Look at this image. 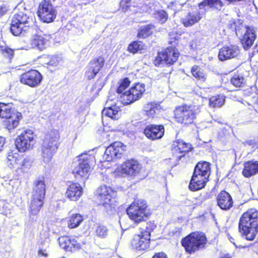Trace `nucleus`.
I'll use <instances>...</instances> for the list:
<instances>
[{
  "instance_id": "1",
  "label": "nucleus",
  "mask_w": 258,
  "mask_h": 258,
  "mask_svg": "<svg viewBox=\"0 0 258 258\" xmlns=\"http://www.w3.org/2000/svg\"><path fill=\"white\" fill-rule=\"evenodd\" d=\"M15 12L12 21L11 31L15 36L23 35L28 31L30 24L32 22L31 13L23 3L17 5Z\"/></svg>"
},
{
  "instance_id": "2",
  "label": "nucleus",
  "mask_w": 258,
  "mask_h": 258,
  "mask_svg": "<svg viewBox=\"0 0 258 258\" xmlns=\"http://www.w3.org/2000/svg\"><path fill=\"white\" fill-rule=\"evenodd\" d=\"M258 227V211L251 209L244 213L240 219L239 231L247 240H253Z\"/></svg>"
},
{
  "instance_id": "3",
  "label": "nucleus",
  "mask_w": 258,
  "mask_h": 258,
  "mask_svg": "<svg viewBox=\"0 0 258 258\" xmlns=\"http://www.w3.org/2000/svg\"><path fill=\"white\" fill-rule=\"evenodd\" d=\"M60 136L56 130L47 133L41 145V157L45 163L49 162L59 146Z\"/></svg>"
},
{
  "instance_id": "4",
  "label": "nucleus",
  "mask_w": 258,
  "mask_h": 258,
  "mask_svg": "<svg viewBox=\"0 0 258 258\" xmlns=\"http://www.w3.org/2000/svg\"><path fill=\"white\" fill-rule=\"evenodd\" d=\"M126 213L136 223L146 221L151 215L146 201L143 199L135 200L127 208Z\"/></svg>"
},
{
  "instance_id": "5",
  "label": "nucleus",
  "mask_w": 258,
  "mask_h": 258,
  "mask_svg": "<svg viewBox=\"0 0 258 258\" xmlns=\"http://www.w3.org/2000/svg\"><path fill=\"white\" fill-rule=\"evenodd\" d=\"M96 162L95 156L88 153L79 156V163L73 170V173L78 180H84L89 177L92 166Z\"/></svg>"
},
{
  "instance_id": "6",
  "label": "nucleus",
  "mask_w": 258,
  "mask_h": 258,
  "mask_svg": "<svg viewBox=\"0 0 258 258\" xmlns=\"http://www.w3.org/2000/svg\"><path fill=\"white\" fill-rule=\"evenodd\" d=\"M45 194V184L43 178H39L34 183L32 199L30 204V213L37 215L43 204Z\"/></svg>"
},
{
  "instance_id": "7",
  "label": "nucleus",
  "mask_w": 258,
  "mask_h": 258,
  "mask_svg": "<svg viewBox=\"0 0 258 258\" xmlns=\"http://www.w3.org/2000/svg\"><path fill=\"white\" fill-rule=\"evenodd\" d=\"M99 205L107 210L114 208L116 203V192L105 185L100 186L97 190Z\"/></svg>"
},
{
  "instance_id": "8",
  "label": "nucleus",
  "mask_w": 258,
  "mask_h": 258,
  "mask_svg": "<svg viewBox=\"0 0 258 258\" xmlns=\"http://www.w3.org/2000/svg\"><path fill=\"white\" fill-rule=\"evenodd\" d=\"M145 92V84L138 83L122 93L119 97V100L123 105L130 104L140 99Z\"/></svg>"
},
{
  "instance_id": "9",
  "label": "nucleus",
  "mask_w": 258,
  "mask_h": 258,
  "mask_svg": "<svg viewBox=\"0 0 258 258\" xmlns=\"http://www.w3.org/2000/svg\"><path fill=\"white\" fill-rule=\"evenodd\" d=\"M199 108L196 106L183 105L178 106L175 110L176 120L180 123L188 124L193 122Z\"/></svg>"
},
{
  "instance_id": "10",
  "label": "nucleus",
  "mask_w": 258,
  "mask_h": 258,
  "mask_svg": "<svg viewBox=\"0 0 258 258\" xmlns=\"http://www.w3.org/2000/svg\"><path fill=\"white\" fill-rule=\"evenodd\" d=\"M35 135L31 130L23 132L16 139V146L19 152H24L33 148L36 143Z\"/></svg>"
},
{
  "instance_id": "11",
  "label": "nucleus",
  "mask_w": 258,
  "mask_h": 258,
  "mask_svg": "<svg viewBox=\"0 0 258 258\" xmlns=\"http://www.w3.org/2000/svg\"><path fill=\"white\" fill-rule=\"evenodd\" d=\"M178 50L173 47H169L158 53L155 60L156 66L172 64L176 62L179 56Z\"/></svg>"
},
{
  "instance_id": "12",
  "label": "nucleus",
  "mask_w": 258,
  "mask_h": 258,
  "mask_svg": "<svg viewBox=\"0 0 258 258\" xmlns=\"http://www.w3.org/2000/svg\"><path fill=\"white\" fill-rule=\"evenodd\" d=\"M37 14L44 22L50 23L55 18L56 11L49 0H43L38 6Z\"/></svg>"
},
{
  "instance_id": "13",
  "label": "nucleus",
  "mask_w": 258,
  "mask_h": 258,
  "mask_svg": "<svg viewBox=\"0 0 258 258\" xmlns=\"http://www.w3.org/2000/svg\"><path fill=\"white\" fill-rule=\"evenodd\" d=\"M126 150V146L120 142H115L105 150L103 158L106 161H115L120 158Z\"/></svg>"
},
{
  "instance_id": "14",
  "label": "nucleus",
  "mask_w": 258,
  "mask_h": 258,
  "mask_svg": "<svg viewBox=\"0 0 258 258\" xmlns=\"http://www.w3.org/2000/svg\"><path fill=\"white\" fill-rule=\"evenodd\" d=\"M236 33L241 36L240 40L244 49H249L253 44L255 39V34L252 28L247 26H242V29L235 28Z\"/></svg>"
},
{
  "instance_id": "15",
  "label": "nucleus",
  "mask_w": 258,
  "mask_h": 258,
  "mask_svg": "<svg viewBox=\"0 0 258 258\" xmlns=\"http://www.w3.org/2000/svg\"><path fill=\"white\" fill-rule=\"evenodd\" d=\"M42 77L37 71L32 70L23 73L20 77L21 82L31 87H36L41 83Z\"/></svg>"
},
{
  "instance_id": "16",
  "label": "nucleus",
  "mask_w": 258,
  "mask_h": 258,
  "mask_svg": "<svg viewBox=\"0 0 258 258\" xmlns=\"http://www.w3.org/2000/svg\"><path fill=\"white\" fill-rule=\"evenodd\" d=\"M105 60L102 57H98L90 61L86 67L85 76L88 80L95 77L98 72L104 66Z\"/></svg>"
},
{
  "instance_id": "17",
  "label": "nucleus",
  "mask_w": 258,
  "mask_h": 258,
  "mask_svg": "<svg viewBox=\"0 0 258 258\" xmlns=\"http://www.w3.org/2000/svg\"><path fill=\"white\" fill-rule=\"evenodd\" d=\"M141 168V165L136 160H128L123 163L118 169L122 174L135 176L139 174Z\"/></svg>"
},
{
  "instance_id": "18",
  "label": "nucleus",
  "mask_w": 258,
  "mask_h": 258,
  "mask_svg": "<svg viewBox=\"0 0 258 258\" xmlns=\"http://www.w3.org/2000/svg\"><path fill=\"white\" fill-rule=\"evenodd\" d=\"M164 127L162 125L149 124L144 130L146 137L151 140H158L164 134Z\"/></svg>"
},
{
  "instance_id": "19",
  "label": "nucleus",
  "mask_w": 258,
  "mask_h": 258,
  "mask_svg": "<svg viewBox=\"0 0 258 258\" xmlns=\"http://www.w3.org/2000/svg\"><path fill=\"white\" fill-rule=\"evenodd\" d=\"M83 192L81 185L76 182H70L68 185L65 196L72 201H78Z\"/></svg>"
},
{
  "instance_id": "20",
  "label": "nucleus",
  "mask_w": 258,
  "mask_h": 258,
  "mask_svg": "<svg viewBox=\"0 0 258 258\" xmlns=\"http://www.w3.org/2000/svg\"><path fill=\"white\" fill-rule=\"evenodd\" d=\"M240 53L239 47L236 45L225 46L219 52V59L223 61L237 56Z\"/></svg>"
},
{
  "instance_id": "21",
  "label": "nucleus",
  "mask_w": 258,
  "mask_h": 258,
  "mask_svg": "<svg viewBox=\"0 0 258 258\" xmlns=\"http://www.w3.org/2000/svg\"><path fill=\"white\" fill-rule=\"evenodd\" d=\"M217 204L222 210H229L233 206L231 196L225 191H221L217 197Z\"/></svg>"
},
{
  "instance_id": "22",
  "label": "nucleus",
  "mask_w": 258,
  "mask_h": 258,
  "mask_svg": "<svg viewBox=\"0 0 258 258\" xmlns=\"http://www.w3.org/2000/svg\"><path fill=\"white\" fill-rule=\"evenodd\" d=\"M160 110V104L155 101L145 104L143 108L144 114L150 118H154L158 115Z\"/></svg>"
},
{
  "instance_id": "23",
  "label": "nucleus",
  "mask_w": 258,
  "mask_h": 258,
  "mask_svg": "<svg viewBox=\"0 0 258 258\" xmlns=\"http://www.w3.org/2000/svg\"><path fill=\"white\" fill-rule=\"evenodd\" d=\"M47 40L44 36L39 34H35L32 36L30 40L29 48H37L42 50L44 49L47 45Z\"/></svg>"
},
{
  "instance_id": "24",
  "label": "nucleus",
  "mask_w": 258,
  "mask_h": 258,
  "mask_svg": "<svg viewBox=\"0 0 258 258\" xmlns=\"http://www.w3.org/2000/svg\"><path fill=\"white\" fill-rule=\"evenodd\" d=\"M194 175L200 176L201 178L208 179L210 174V163L207 162H199L194 170Z\"/></svg>"
},
{
  "instance_id": "25",
  "label": "nucleus",
  "mask_w": 258,
  "mask_h": 258,
  "mask_svg": "<svg viewBox=\"0 0 258 258\" xmlns=\"http://www.w3.org/2000/svg\"><path fill=\"white\" fill-rule=\"evenodd\" d=\"M258 173V161H249L244 163L242 174L245 177H250Z\"/></svg>"
},
{
  "instance_id": "26",
  "label": "nucleus",
  "mask_w": 258,
  "mask_h": 258,
  "mask_svg": "<svg viewBox=\"0 0 258 258\" xmlns=\"http://www.w3.org/2000/svg\"><path fill=\"white\" fill-rule=\"evenodd\" d=\"M172 149L174 154L188 152L192 149L190 144L186 143L183 140H177L173 142Z\"/></svg>"
},
{
  "instance_id": "27",
  "label": "nucleus",
  "mask_w": 258,
  "mask_h": 258,
  "mask_svg": "<svg viewBox=\"0 0 258 258\" xmlns=\"http://www.w3.org/2000/svg\"><path fill=\"white\" fill-rule=\"evenodd\" d=\"M202 18L201 15L198 11L189 12L182 19L183 25L189 27L198 22Z\"/></svg>"
},
{
  "instance_id": "28",
  "label": "nucleus",
  "mask_w": 258,
  "mask_h": 258,
  "mask_svg": "<svg viewBox=\"0 0 258 258\" xmlns=\"http://www.w3.org/2000/svg\"><path fill=\"white\" fill-rule=\"evenodd\" d=\"M21 156L15 150H10L8 152L7 164L11 168H16L21 159Z\"/></svg>"
},
{
  "instance_id": "29",
  "label": "nucleus",
  "mask_w": 258,
  "mask_h": 258,
  "mask_svg": "<svg viewBox=\"0 0 258 258\" xmlns=\"http://www.w3.org/2000/svg\"><path fill=\"white\" fill-rule=\"evenodd\" d=\"M207 181L208 179H204L201 178L200 176L193 174L189 185V188L193 191L201 189L205 186Z\"/></svg>"
},
{
  "instance_id": "30",
  "label": "nucleus",
  "mask_w": 258,
  "mask_h": 258,
  "mask_svg": "<svg viewBox=\"0 0 258 258\" xmlns=\"http://www.w3.org/2000/svg\"><path fill=\"white\" fill-rule=\"evenodd\" d=\"M32 161L30 158L26 157L21 159L18 166L16 168V171L18 174L27 173L31 168Z\"/></svg>"
},
{
  "instance_id": "31",
  "label": "nucleus",
  "mask_w": 258,
  "mask_h": 258,
  "mask_svg": "<svg viewBox=\"0 0 258 258\" xmlns=\"http://www.w3.org/2000/svg\"><path fill=\"white\" fill-rule=\"evenodd\" d=\"M207 238L205 234L202 232H194L183 238L181 242H205Z\"/></svg>"
},
{
  "instance_id": "32",
  "label": "nucleus",
  "mask_w": 258,
  "mask_h": 258,
  "mask_svg": "<svg viewBox=\"0 0 258 258\" xmlns=\"http://www.w3.org/2000/svg\"><path fill=\"white\" fill-rule=\"evenodd\" d=\"M102 114L113 119H118L119 118V107L117 106H108L102 111Z\"/></svg>"
},
{
  "instance_id": "33",
  "label": "nucleus",
  "mask_w": 258,
  "mask_h": 258,
  "mask_svg": "<svg viewBox=\"0 0 258 258\" xmlns=\"http://www.w3.org/2000/svg\"><path fill=\"white\" fill-rule=\"evenodd\" d=\"M21 117V114L16 112V114L13 116L6 118L7 120L5 121V124L7 129L11 130L16 127L19 123L20 117Z\"/></svg>"
},
{
  "instance_id": "34",
  "label": "nucleus",
  "mask_w": 258,
  "mask_h": 258,
  "mask_svg": "<svg viewBox=\"0 0 258 258\" xmlns=\"http://www.w3.org/2000/svg\"><path fill=\"white\" fill-rule=\"evenodd\" d=\"M206 243H181L185 251L191 254L205 247Z\"/></svg>"
},
{
  "instance_id": "35",
  "label": "nucleus",
  "mask_w": 258,
  "mask_h": 258,
  "mask_svg": "<svg viewBox=\"0 0 258 258\" xmlns=\"http://www.w3.org/2000/svg\"><path fill=\"white\" fill-rule=\"evenodd\" d=\"M84 218L80 214H73L69 218L68 225L70 228L73 229L78 227L83 221Z\"/></svg>"
},
{
  "instance_id": "36",
  "label": "nucleus",
  "mask_w": 258,
  "mask_h": 258,
  "mask_svg": "<svg viewBox=\"0 0 258 258\" xmlns=\"http://www.w3.org/2000/svg\"><path fill=\"white\" fill-rule=\"evenodd\" d=\"M61 248L66 252H74L81 249L80 243H59Z\"/></svg>"
},
{
  "instance_id": "37",
  "label": "nucleus",
  "mask_w": 258,
  "mask_h": 258,
  "mask_svg": "<svg viewBox=\"0 0 258 258\" xmlns=\"http://www.w3.org/2000/svg\"><path fill=\"white\" fill-rule=\"evenodd\" d=\"M223 4L221 0H204L199 5L200 9H203L205 6L214 7L216 9H221Z\"/></svg>"
},
{
  "instance_id": "38",
  "label": "nucleus",
  "mask_w": 258,
  "mask_h": 258,
  "mask_svg": "<svg viewBox=\"0 0 258 258\" xmlns=\"http://www.w3.org/2000/svg\"><path fill=\"white\" fill-rule=\"evenodd\" d=\"M16 114L11 110V107L10 104H5L3 103H0V117L3 118L10 117Z\"/></svg>"
},
{
  "instance_id": "39",
  "label": "nucleus",
  "mask_w": 258,
  "mask_h": 258,
  "mask_svg": "<svg viewBox=\"0 0 258 258\" xmlns=\"http://www.w3.org/2000/svg\"><path fill=\"white\" fill-rule=\"evenodd\" d=\"M150 243H132L131 249L136 252L144 253L149 249Z\"/></svg>"
},
{
  "instance_id": "40",
  "label": "nucleus",
  "mask_w": 258,
  "mask_h": 258,
  "mask_svg": "<svg viewBox=\"0 0 258 258\" xmlns=\"http://www.w3.org/2000/svg\"><path fill=\"white\" fill-rule=\"evenodd\" d=\"M224 102L225 98L223 96H215L210 99L209 104L211 107H219L222 106Z\"/></svg>"
},
{
  "instance_id": "41",
  "label": "nucleus",
  "mask_w": 258,
  "mask_h": 258,
  "mask_svg": "<svg viewBox=\"0 0 258 258\" xmlns=\"http://www.w3.org/2000/svg\"><path fill=\"white\" fill-rule=\"evenodd\" d=\"M154 26L152 25H148L144 27H142L138 34V36L139 38H145L152 33V29Z\"/></svg>"
},
{
  "instance_id": "42",
  "label": "nucleus",
  "mask_w": 258,
  "mask_h": 258,
  "mask_svg": "<svg viewBox=\"0 0 258 258\" xmlns=\"http://www.w3.org/2000/svg\"><path fill=\"white\" fill-rule=\"evenodd\" d=\"M191 73L193 76L202 81H205L206 79V75L203 71L197 66H194L191 69Z\"/></svg>"
},
{
  "instance_id": "43",
  "label": "nucleus",
  "mask_w": 258,
  "mask_h": 258,
  "mask_svg": "<svg viewBox=\"0 0 258 258\" xmlns=\"http://www.w3.org/2000/svg\"><path fill=\"white\" fill-rule=\"evenodd\" d=\"M134 240L138 242H145L150 240V233L147 231L141 232L140 234H136L134 237Z\"/></svg>"
},
{
  "instance_id": "44",
  "label": "nucleus",
  "mask_w": 258,
  "mask_h": 258,
  "mask_svg": "<svg viewBox=\"0 0 258 258\" xmlns=\"http://www.w3.org/2000/svg\"><path fill=\"white\" fill-rule=\"evenodd\" d=\"M231 83L236 87H240L245 83L244 77L242 75H234L230 80Z\"/></svg>"
},
{
  "instance_id": "45",
  "label": "nucleus",
  "mask_w": 258,
  "mask_h": 258,
  "mask_svg": "<svg viewBox=\"0 0 258 258\" xmlns=\"http://www.w3.org/2000/svg\"><path fill=\"white\" fill-rule=\"evenodd\" d=\"M143 48V43L141 41H135L130 44L128 46V50L133 53H135L138 51L142 50Z\"/></svg>"
},
{
  "instance_id": "46",
  "label": "nucleus",
  "mask_w": 258,
  "mask_h": 258,
  "mask_svg": "<svg viewBox=\"0 0 258 258\" xmlns=\"http://www.w3.org/2000/svg\"><path fill=\"white\" fill-rule=\"evenodd\" d=\"M130 81L127 78L120 81L119 87L117 89L116 92L120 96L125 92V90L129 86Z\"/></svg>"
},
{
  "instance_id": "47",
  "label": "nucleus",
  "mask_w": 258,
  "mask_h": 258,
  "mask_svg": "<svg viewBox=\"0 0 258 258\" xmlns=\"http://www.w3.org/2000/svg\"><path fill=\"white\" fill-rule=\"evenodd\" d=\"M154 17L158 19L161 23H165L168 19V15L164 10L157 11Z\"/></svg>"
},
{
  "instance_id": "48",
  "label": "nucleus",
  "mask_w": 258,
  "mask_h": 258,
  "mask_svg": "<svg viewBox=\"0 0 258 258\" xmlns=\"http://www.w3.org/2000/svg\"><path fill=\"white\" fill-rule=\"evenodd\" d=\"M108 229L103 225L99 226L96 230V234L98 237L105 238L108 234Z\"/></svg>"
},
{
  "instance_id": "49",
  "label": "nucleus",
  "mask_w": 258,
  "mask_h": 258,
  "mask_svg": "<svg viewBox=\"0 0 258 258\" xmlns=\"http://www.w3.org/2000/svg\"><path fill=\"white\" fill-rule=\"evenodd\" d=\"M62 61V57L60 55L52 56L50 58L47 64L52 67H56Z\"/></svg>"
},
{
  "instance_id": "50",
  "label": "nucleus",
  "mask_w": 258,
  "mask_h": 258,
  "mask_svg": "<svg viewBox=\"0 0 258 258\" xmlns=\"http://www.w3.org/2000/svg\"><path fill=\"white\" fill-rule=\"evenodd\" d=\"M143 10L152 15H154L157 11L154 4H149V5H144L142 7Z\"/></svg>"
},
{
  "instance_id": "51",
  "label": "nucleus",
  "mask_w": 258,
  "mask_h": 258,
  "mask_svg": "<svg viewBox=\"0 0 258 258\" xmlns=\"http://www.w3.org/2000/svg\"><path fill=\"white\" fill-rule=\"evenodd\" d=\"M49 247L48 246H45L42 244L38 250V254L39 256L47 257L48 256Z\"/></svg>"
},
{
  "instance_id": "52",
  "label": "nucleus",
  "mask_w": 258,
  "mask_h": 258,
  "mask_svg": "<svg viewBox=\"0 0 258 258\" xmlns=\"http://www.w3.org/2000/svg\"><path fill=\"white\" fill-rule=\"evenodd\" d=\"M119 95L117 97V99H116L115 95H110L108 98V99L106 101V105L108 106H116L117 103V102H120L119 100Z\"/></svg>"
},
{
  "instance_id": "53",
  "label": "nucleus",
  "mask_w": 258,
  "mask_h": 258,
  "mask_svg": "<svg viewBox=\"0 0 258 258\" xmlns=\"http://www.w3.org/2000/svg\"><path fill=\"white\" fill-rule=\"evenodd\" d=\"M9 10L8 3H4L0 6V17L4 16Z\"/></svg>"
},
{
  "instance_id": "54",
  "label": "nucleus",
  "mask_w": 258,
  "mask_h": 258,
  "mask_svg": "<svg viewBox=\"0 0 258 258\" xmlns=\"http://www.w3.org/2000/svg\"><path fill=\"white\" fill-rule=\"evenodd\" d=\"M151 258H168L167 255L163 251L155 252Z\"/></svg>"
},
{
  "instance_id": "55",
  "label": "nucleus",
  "mask_w": 258,
  "mask_h": 258,
  "mask_svg": "<svg viewBox=\"0 0 258 258\" xmlns=\"http://www.w3.org/2000/svg\"><path fill=\"white\" fill-rule=\"evenodd\" d=\"M131 0H121L120 6L122 8L123 11H125L128 7V4L130 3Z\"/></svg>"
},
{
  "instance_id": "56",
  "label": "nucleus",
  "mask_w": 258,
  "mask_h": 258,
  "mask_svg": "<svg viewBox=\"0 0 258 258\" xmlns=\"http://www.w3.org/2000/svg\"><path fill=\"white\" fill-rule=\"evenodd\" d=\"M4 52L9 57L10 59L13 57L14 51L11 48H6L4 49Z\"/></svg>"
},
{
  "instance_id": "57",
  "label": "nucleus",
  "mask_w": 258,
  "mask_h": 258,
  "mask_svg": "<svg viewBox=\"0 0 258 258\" xmlns=\"http://www.w3.org/2000/svg\"><path fill=\"white\" fill-rule=\"evenodd\" d=\"M59 242H71L70 238L68 236H62L58 238Z\"/></svg>"
},
{
  "instance_id": "58",
  "label": "nucleus",
  "mask_w": 258,
  "mask_h": 258,
  "mask_svg": "<svg viewBox=\"0 0 258 258\" xmlns=\"http://www.w3.org/2000/svg\"><path fill=\"white\" fill-rule=\"evenodd\" d=\"M6 143V139L4 137L0 136V151H2Z\"/></svg>"
},
{
  "instance_id": "59",
  "label": "nucleus",
  "mask_w": 258,
  "mask_h": 258,
  "mask_svg": "<svg viewBox=\"0 0 258 258\" xmlns=\"http://www.w3.org/2000/svg\"><path fill=\"white\" fill-rule=\"evenodd\" d=\"M217 258H233L232 255L229 253H223Z\"/></svg>"
},
{
  "instance_id": "60",
  "label": "nucleus",
  "mask_w": 258,
  "mask_h": 258,
  "mask_svg": "<svg viewBox=\"0 0 258 258\" xmlns=\"http://www.w3.org/2000/svg\"><path fill=\"white\" fill-rule=\"evenodd\" d=\"M182 157V155H179L177 157V158H178V159H180V158Z\"/></svg>"
},
{
  "instance_id": "61",
  "label": "nucleus",
  "mask_w": 258,
  "mask_h": 258,
  "mask_svg": "<svg viewBox=\"0 0 258 258\" xmlns=\"http://www.w3.org/2000/svg\"><path fill=\"white\" fill-rule=\"evenodd\" d=\"M173 38L174 39V41H176V39H177V38H176V37H173Z\"/></svg>"
},
{
  "instance_id": "62",
  "label": "nucleus",
  "mask_w": 258,
  "mask_h": 258,
  "mask_svg": "<svg viewBox=\"0 0 258 258\" xmlns=\"http://www.w3.org/2000/svg\"><path fill=\"white\" fill-rule=\"evenodd\" d=\"M170 42V43H173V41L171 40V41H170V42Z\"/></svg>"
}]
</instances>
